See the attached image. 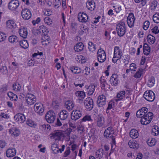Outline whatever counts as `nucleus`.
<instances>
[{
  "instance_id": "1",
  "label": "nucleus",
  "mask_w": 159,
  "mask_h": 159,
  "mask_svg": "<svg viewBox=\"0 0 159 159\" xmlns=\"http://www.w3.org/2000/svg\"><path fill=\"white\" fill-rule=\"evenodd\" d=\"M114 132L113 127L110 126L105 130L103 134L104 137L107 139H111V144L112 149H115L116 144L115 138L113 136V134H114Z\"/></svg>"
},
{
  "instance_id": "2",
  "label": "nucleus",
  "mask_w": 159,
  "mask_h": 159,
  "mask_svg": "<svg viewBox=\"0 0 159 159\" xmlns=\"http://www.w3.org/2000/svg\"><path fill=\"white\" fill-rule=\"evenodd\" d=\"M116 31L118 36H123L126 32L125 23L124 22H121L117 25Z\"/></svg>"
},
{
  "instance_id": "3",
  "label": "nucleus",
  "mask_w": 159,
  "mask_h": 159,
  "mask_svg": "<svg viewBox=\"0 0 159 159\" xmlns=\"http://www.w3.org/2000/svg\"><path fill=\"white\" fill-rule=\"evenodd\" d=\"M153 118V114L150 112H147L143 117L142 118L140 121L141 123L143 125L149 124Z\"/></svg>"
},
{
  "instance_id": "4",
  "label": "nucleus",
  "mask_w": 159,
  "mask_h": 159,
  "mask_svg": "<svg viewBox=\"0 0 159 159\" xmlns=\"http://www.w3.org/2000/svg\"><path fill=\"white\" fill-rule=\"evenodd\" d=\"M56 118V114L52 110H50L45 115V119L49 123H53Z\"/></svg>"
},
{
  "instance_id": "5",
  "label": "nucleus",
  "mask_w": 159,
  "mask_h": 159,
  "mask_svg": "<svg viewBox=\"0 0 159 159\" xmlns=\"http://www.w3.org/2000/svg\"><path fill=\"white\" fill-rule=\"evenodd\" d=\"M143 97L147 101L149 102H153L155 98L154 93L152 90L146 91L144 93Z\"/></svg>"
},
{
  "instance_id": "6",
  "label": "nucleus",
  "mask_w": 159,
  "mask_h": 159,
  "mask_svg": "<svg viewBox=\"0 0 159 159\" xmlns=\"http://www.w3.org/2000/svg\"><path fill=\"white\" fill-rule=\"evenodd\" d=\"M27 103L29 105H32L36 101V98L33 94L28 93L25 97Z\"/></svg>"
},
{
  "instance_id": "7",
  "label": "nucleus",
  "mask_w": 159,
  "mask_h": 159,
  "mask_svg": "<svg viewBox=\"0 0 159 159\" xmlns=\"http://www.w3.org/2000/svg\"><path fill=\"white\" fill-rule=\"evenodd\" d=\"M98 59V61L101 63L104 62L106 58V54L104 50L102 49H99L97 52Z\"/></svg>"
},
{
  "instance_id": "8",
  "label": "nucleus",
  "mask_w": 159,
  "mask_h": 159,
  "mask_svg": "<svg viewBox=\"0 0 159 159\" xmlns=\"http://www.w3.org/2000/svg\"><path fill=\"white\" fill-rule=\"evenodd\" d=\"M84 105L85 107L88 111L91 110L93 107V99L90 97L87 98L84 101Z\"/></svg>"
},
{
  "instance_id": "9",
  "label": "nucleus",
  "mask_w": 159,
  "mask_h": 159,
  "mask_svg": "<svg viewBox=\"0 0 159 159\" xmlns=\"http://www.w3.org/2000/svg\"><path fill=\"white\" fill-rule=\"evenodd\" d=\"M78 20L82 23H86L89 21V19L87 15L84 12H80L78 14Z\"/></svg>"
},
{
  "instance_id": "10",
  "label": "nucleus",
  "mask_w": 159,
  "mask_h": 159,
  "mask_svg": "<svg viewBox=\"0 0 159 159\" xmlns=\"http://www.w3.org/2000/svg\"><path fill=\"white\" fill-rule=\"evenodd\" d=\"M34 111L40 115H42L44 111L43 105L41 103H36L34 106Z\"/></svg>"
},
{
  "instance_id": "11",
  "label": "nucleus",
  "mask_w": 159,
  "mask_h": 159,
  "mask_svg": "<svg viewBox=\"0 0 159 159\" xmlns=\"http://www.w3.org/2000/svg\"><path fill=\"white\" fill-rule=\"evenodd\" d=\"M106 104V97L103 95L99 96L98 98L97 104L99 107H102Z\"/></svg>"
},
{
  "instance_id": "12",
  "label": "nucleus",
  "mask_w": 159,
  "mask_h": 159,
  "mask_svg": "<svg viewBox=\"0 0 159 159\" xmlns=\"http://www.w3.org/2000/svg\"><path fill=\"white\" fill-rule=\"evenodd\" d=\"M19 5V2L18 0H11L8 3V7L11 10H16Z\"/></svg>"
},
{
  "instance_id": "13",
  "label": "nucleus",
  "mask_w": 159,
  "mask_h": 159,
  "mask_svg": "<svg viewBox=\"0 0 159 159\" xmlns=\"http://www.w3.org/2000/svg\"><path fill=\"white\" fill-rule=\"evenodd\" d=\"M21 16L24 20H29L31 17V12L27 8L23 9L21 11Z\"/></svg>"
},
{
  "instance_id": "14",
  "label": "nucleus",
  "mask_w": 159,
  "mask_h": 159,
  "mask_svg": "<svg viewBox=\"0 0 159 159\" xmlns=\"http://www.w3.org/2000/svg\"><path fill=\"white\" fill-rule=\"evenodd\" d=\"M81 111L78 110L73 111L71 113V119L72 120L76 121L80 118L81 116Z\"/></svg>"
},
{
  "instance_id": "15",
  "label": "nucleus",
  "mask_w": 159,
  "mask_h": 159,
  "mask_svg": "<svg viewBox=\"0 0 159 159\" xmlns=\"http://www.w3.org/2000/svg\"><path fill=\"white\" fill-rule=\"evenodd\" d=\"M14 118L15 120L20 123H23L26 119L25 115L20 113H19L15 115Z\"/></svg>"
},
{
  "instance_id": "16",
  "label": "nucleus",
  "mask_w": 159,
  "mask_h": 159,
  "mask_svg": "<svg viewBox=\"0 0 159 159\" xmlns=\"http://www.w3.org/2000/svg\"><path fill=\"white\" fill-rule=\"evenodd\" d=\"M135 18L134 14L130 13L127 18V23L129 27L131 28L134 26Z\"/></svg>"
},
{
  "instance_id": "17",
  "label": "nucleus",
  "mask_w": 159,
  "mask_h": 159,
  "mask_svg": "<svg viewBox=\"0 0 159 159\" xmlns=\"http://www.w3.org/2000/svg\"><path fill=\"white\" fill-rule=\"evenodd\" d=\"M65 147V146L64 145H63L62 146L61 148L59 149L57 144L54 143L52 145L51 149L54 154H57L59 152L61 153L63 151Z\"/></svg>"
},
{
  "instance_id": "18",
  "label": "nucleus",
  "mask_w": 159,
  "mask_h": 159,
  "mask_svg": "<svg viewBox=\"0 0 159 159\" xmlns=\"http://www.w3.org/2000/svg\"><path fill=\"white\" fill-rule=\"evenodd\" d=\"M37 31V33L41 35H46L49 32L47 28L43 25L40 26Z\"/></svg>"
},
{
  "instance_id": "19",
  "label": "nucleus",
  "mask_w": 159,
  "mask_h": 159,
  "mask_svg": "<svg viewBox=\"0 0 159 159\" xmlns=\"http://www.w3.org/2000/svg\"><path fill=\"white\" fill-rule=\"evenodd\" d=\"M62 135V133L61 131L56 130L54 131L51 134V136L50 137L52 139H54L55 140H60Z\"/></svg>"
},
{
  "instance_id": "20",
  "label": "nucleus",
  "mask_w": 159,
  "mask_h": 159,
  "mask_svg": "<svg viewBox=\"0 0 159 159\" xmlns=\"http://www.w3.org/2000/svg\"><path fill=\"white\" fill-rule=\"evenodd\" d=\"M123 54L121 50L119 47L116 46L114 48V56L118 59H120Z\"/></svg>"
},
{
  "instance_id": "21",
  "label": "nucleus",
  "mask_w": 159,
  "mask_h": 159,
  "mask_svg": "<svg viewBox=\"0 0 159 159\" xmlns=\"http://www.w3.org/2000/svg\"><path fill=\"white\" fill-rule=\"evenodd\" d=\"M95 121L99 127L102 126L105 123L104 119L102 116H98L95 119Z\"/></svg>"
},
{
  "instance_id": "22",
  "label": "nucleus",
  "mask_w": 159,
  "mask_h": 159,
  "mask_svg": "<svg viewBox=\"0 0 159 159\" xmlns=\"http://www.w3.org/2000/svg\"><path fill=\"white\" fill-rule=\"evenodd\" d=\"M118 77L116 74H113L111 76L109 81L112 86H116L118 84Z\"/></svg>"
},
{
  "instance_id": "23",
  "label": "nucleus",
  "mask_w": 159,
  "mask_h": 159,
  "mask_svg": "<svg viewBox=\"0 0 159 159\" xmlns=\"http://www.w3.org/2000/svg\"><path fill=\"white\" fill-rule=\"evenodd\" d=\"M69 113L66 110H63L59 114V117L61 120H66L68 117Z\"/></svg>"
},
{
  "instance_id": "24",
  "label": "nucleus",
  "mask_w": 159,
  "mask_h": 159,
  "mask_svg": "<svg viewBox=\"0 0 159 159\" xmlns=\"http://www.w3.org/2000/svg\"><path fill=\"white\" fill-rule=\"evenodd\" d=\"M16 153V150L15 148H9L6 151V155L7 157H12L14 156Z\"/></svg>"
},
{
  "instance_id": "25",
  "label": "nucleus",
  "mask_w": 159,
  "mask_h": 159,
  "mask_svg": "<svg viewBox=\"0 0 159 159\" xmlns=\"http://www.w3.org/2000/svg\"><path fill=\"white\" fill-rule=\"evenodd\" d=\"M97 87V85L92 84L89 86L86 85L85 86V88L88 90V94L89 95H91L93 94L94 93L95 88Z\"/></svg>"
},
{
  "instance_id": "26",
  "label": "nucleus",
  "mask_w": 159,
  "mask_h": 159,
  "mask_svg": "<svg viewBox=\"0 0 159 159\" xmlns=\"http://www.w3.org/2000/svg\"><path fill=\"white\" fill-rule=\"evenodd\" d=\"M19 34L20 36L24 38H26L28 35L27 29L25 27H21L19 30Z\"/></svg>"
},
{
  "instance_id": "27",
  "label": "nucleus",
  "mask_w": 159,
  "mask_h": 159,
  "mask_svg": "<svg viewBox=\"0 0 159 159\" xmlns=\"http://www.w3.org/2000/svg\"><path fill=\"white\" fill-rule=\"evenodd\" d=\"M84 46L81 42L77 43L74 47V49L76 52H80L82 51L84 48Z\"/></svg>"
},
{
  "instance_id": "28",
  "label": "nucleus",
  "mask_w": 159,
  "mask_h": 159,
  "mask_svg": "<svg viewBox=\"0 0 159 159\" xmlns=\"http://www.w3.org/2000/svg\"><path fill=\"white\" fill-rule=\"evenodd\" d=\"M128 145L131 148L135 149H138L139 147L137 142L134 140H129L128 143Z\"/></svg>"
},
{
  "instance_id": "29",
  "label": "nucleus",
  "mask_w": 159,
  "mask_h": 159,
  "mask_svg": "<svg viewBox=\"0 0 159 159\" xmlns=\"http://www.w3.org/2000/svg\"><path fill=\"white\" fill-rule=\"evenodd\" d=\"M86 4L87 8L90 11L93 10L95 7V3L94 1H87Z\"/></svg>"
},
{
  "instance_id": "30",
  "label": "nucleus",
  "mask_w": 159,
  "mask_h": 159,
  "mask_svg": "<svg viewBox=\"0 0 159 159\" xmlns=\"http://www.w3.org/2000/svg\"><path fill=\"white\" fill-rule=\"evenodd\" d=\"M9 132L11 136L14 137H17L20 134V131L16 128H13L10 129Z\"/></svg>"
},
{
  "instance_id": "31",
  "label": "nucleus",
  "mask_w": 159,
  "mask_h": 159,
  "mask_svg": "<svg viewBox=\"0 0 159 159\" xmlns=\"http://www.w3.org/2000/svg\"><path fill=\"white\" fill-rule=\"evenodd\" d=\"M6 24L7 27L9 29H14L16 27V24L12 20H9L7 21L6 22Z\"/></svg>"
},
{
  "instance_id": "32",
  "label": "nucleus",
  "mask_w": 159,
  "mask_h": 159,
  "mask_svg": "<svg viewBox=\"0 0 159 159\" xmlns=\"http://www.w3.org/2000/svg\"><path fill=\"white\" fill-rule=\"evenodd\" d=\"M65 106L68 110L70 111L72 110L74 107V104L71 101L68 100L65 102Z\"/></svg>"
},
{
  "instance_id": "33",
  "label": "nucleus",
  "mask_w": 159,
  "mask_h": 159,
  "mask_svg": "<svg viewBox=\"0 0 159 159\" xmlns=\"http://www.w3.org/2000/svg\"><path fill=\"white\" fill-rule=\"evenodd\" d=\"M129 134L130 137L132 139H136L139 136V133L137 130L134 129L130 130Z\"/></svg>"
},
{
  "instance_id": "34",
  "label": "nucleus",
  "mask_w": 159,
  "mask_h": 159,
  "mask_svg": "<svg viewBox=\"0 0 159 159\" xmlns=\"http://www.w3.org/2000/svg\"><path fill=\"white\" fill-rule=\"evenodd\" d=\"M150 52V47L147 43H144L143 46V52L146 55H148Z\"/></svg>"
},
{
  "instance_id": "35",
  "label": "nucleus",
  "mask_w": 159,
  "mask_h": 159,
  "mask_svg": "<svg viewBox=\"0 0 159 159\" xmlns=\"http://www.w3.org/2000/svg\"><path fill=\"white\" fill-rule=\"evenodd\" d=\"M12 88L13 90L16 92H20L21 89V86L20 84L16 83L13 84Z\"/></svg>"
},
{
  "instance_id": "36",
  "label": "nucleus",
  "mask_w": 159,
  "mask_h": 159,
  "mask_svg": "<svg viewBox=\"0 0 159 159\" xmlns=\"http://www.w3.org/2000/svg\"><path fill=\"white\" fill-rule=\"evenodd\" d=\"M71 71L74 74H79L81 72V70L80 68L77 66H71L70 68Z\"/></svg>"
},
{
  "instance_id": "37",
  "label": "nucleus",
  "mask_w": 159,
  "mask_h": 159,
  "mask_svg": "<svg viewBox=\"0 0 159 159\" xmlns=\"http://www.w3.org/2000/svg\"><path fill=\"white\" fill-rule=\"evenodd\" d=\"M7 94L10 99L11 100L16 101L18 99L17 95L13 93L12 92H8Z\"/></svg>"
},
{
  "instance_id": "38",
  "label": "nucleus",
  "mask_w": 159,
  "mask_h": 159,
  "mask_svg": "<svg viewBox=\"0 0 159 159\" xmlns=\"http://www.w3.org/2000/svg\"><path fill=\"white\" fill-rule=\"evenodd\" d=\"M9 41L11 43H16L18 41V38L15 35H12L9 37Z\"/></svg>"
},
{
  "instance_id": "39",
  "label": "nucleus",
  "mask_w": 159,
  "mask_h": 159,
  "mask_svg": "<svg viewBox=\"0 0 159 159\" xmlns=\"http://www.w3.org/2000/svg\"><path fill=\"white\" fill-rule=\"evenodd\" d=\"M147 41L150 44H152L155 43V37L152 35L149 34L147 36Z\"/></svg>"
},
{
  "instance_id": "40",
  "label": "nucleus",
  "mask_w": 159,
  "mask_h": 159,
  "mask_svg": "<svg viewBox=\"0 0 159 159\" xmlns=\"http://www.w3.org/2000/svg\"><path fill=\"white\" fill-rule=\"evenodd\" d=\"M104 155V150L102 148L99 149L96 152V157L100 159L103 157Z\"/></svg>"
},
{
  "instance_id": "41",
  "label": "nucleus",
  "mask_w": 159,
  "mask_h": 159,
  "mask_svg": "<svg viewBox=\"0 0 159 159\" xmlns=\"http://www.w3.org/2000/svg\"><path fill=\"white\" fill-rule=\"evenodd\" d=\"M19 43L20 45L23 48L26 49L28 47L29 44L26 40H24L20 41Z\"/></svg>"
},
{
  "instance_id": "42",
  "label": "nucleus",
  "mask_w": 159,
  "mask_h": 159,
  "mask_svg": "<svg viewBox=\"0 0 159 159\" xmlns=\"http://www.w3.org/2000/svg\"><path fill=\"white\" fill-rule=\"evenodd\" d=\"M155 78L153 76L150 77L148 80L147 85L150 87H151L154 86L155 84Z\"/></svg>"
},
{
  "instance_id": "43",
  "label": "nucleus",
  "mask_w": 159,
  "mask_h": 159,
  "mask_svg": "<svg viewBox=\"0 0 159 159\" xmlns=\"http://www.w3.org/2000/svg\"><path fill=\"white\" fill-rule=\"evenodd\" d=\"M75 94L77 96L79 97V99L80 100L84 98L85 96V93L82 91H78Z\"/></svg>"
},
{
  "instance_id": "44",
  "label": "nucleus",
  "mask_w": 159,
  "mask_h": 159,
  "mask_svg": "<svg viewBox=\"0 0 159 159\" xmlns=\"http://www.w3.org/2000/svg\"><path fill=\"white\" fill-rule=\"evenodd\" d=\"M125 92H123V91H120L117 95V98L118 99H116V101H117L122 99L125 98Z\"/></svg>"
},
{
  "instance_id": "45",
  "label": "nucleus",
  "mask_w": 159,
  "mask_h": 159,
  "mask_svg": "<svg viewBox=\"0 0 159 159\" xmlns=\"http://www.w3.org/2000/svg\"><path fill=\"white\" fill-rule=\"evenodd\" d=\"M8 85L5 84L0 87V93L2 94L5 93L8 89Z\"/></svg>"
},
{
  "instance_id": "46",
  "label": "nucleus",
  "mask_w": 159,
  "mask_h": 159,
  "mask_svg": "<svg viewBox=\"0 0 159 159\" xmlns=\"http://www.w3.org/2000/svg\"><path fill=\"white\" fill-rule=\"evenodd\" d=\"M147 142L149 146L152 147L156 144V140L155 139L152 138L151 139H148Z\"/></svg>"
},
{
  "instance_id": "47",
  "label": "nucleus",
  "mask_w": 159,
  "mask_h": 159,
  "mask_svg": "<svg viewBox=\"0 0 159 159\" xmlns=\"http://www.w3.org/2000/svg\"><path fill=\"white\" fill-rule=\"evenodd\" d=\"M114 102L111 101H110L109 102L108 107L106 110V112L108 116H109L110 115L109 111V110L112 108V106L114 105Z\"/></svg>"
},
{
  "instance_id": "48",
  "label": "nucleus",
  "mask_w": 159,
  "mask_h": 159,
  "mask_svg": "<svg viewBox=\"0 0 159 159\" xmlns=\"http://www.w3.org/2000/svg\"><path fill=\"white\" fill-rule=\"evenodd\" d=\"M26 124L30 127L34 128H35L37 125L36 123L30 119L27 120L26 121Z\"/></svg>"
},
{
  "instance_id": "49",
  "label": "nucleus",
  "mask_w": 159,
  "mask_h": 159,
  "mask_svg": "<svg viewBox=\"0 0 159 159\" xmlns=\"http://www.w3.org/2000/svg\"><path fill=\"white\" fill-rule=\"evenodd\" d=\"M152 134L153 135H157L159 134L158 127L157 126H154L152 129Z\"/></svg>"
},
{
  "instance_id": "50",
  "label": "nucleus",
  "mask_w": 159,
  "mask_h": 159,
  "mask_svg": "<svg viewBox=\"0 0 159 159\" xmlns=\"http://www.w3.org/2000/svg\"><path fill=\"white\" fill-rule=\"evenodd\" d=\"M88 48L89 51L92 52H93L96 49V48H95V45L92 42H89L88 43Z\"/></svg>"
},
{
  "instance_id": "51",
  "label": "nucleus",
  "mask_w": 159,
  "mask_h": 159,
  "mask_svg": "<svg viewBox=\"0 0 159 159\" xmlns=\"http://www.w3.org/2000/svg\"><path fill=\"white\" fill-rule=\"evenodd\" d=\"M0 72L2 74H6L8 72L7 67L6 66H2L0 68Z\"/></svg>"
},
{
  "instance_id": "52",
  "label": "nucleus",
  "mask_w": 159,
  "mask_h": 159,
  "mask_svg": "<svg viewBox=\"0 0 159 159\" xmlns=\"http://www.w3.org/2000/svg\"><path fill=\"white\" fill-rule=\"evenodd\" d=\"M152 19L155 23H159V14L156 13L153 16Z\"/></svg>"
},
{
  "instance_id": "53",
  "label": "nucleus",
  "mask_w": 159,
  "mask_h": 159,
  "mask_svg": "<svg viewBox=\"0 0 159 159\" xmlns=\"http://www.w3.org/2000/svg\"><path fill=\"white\" fill-rule=\"evenodd\" d=\"M141 112V118L144 117L148 111V109L146 107H143L140 109Z\"/></svg>"
},
{
  "instance_id": "54",
  "label": "nucleus",
  "mask_w": 159,
  "mask_h": 159,
  "mask_svg": "<svg viewBox=\"0 0 159 159\" xmlns=\"http://www.w3.org/2000/svg\"><path fill=\"white\" fill-rule=\"evenodd\" d=\"M45 23L48 25H50L52 23V20L48 17H46L44 19Z\"/></svg>"
},
{
  "instance_id": "55",
  "label": "nucleus",
  "mask_w": 159,
  "mask_h": 159,
  "mask_svg": "<svg viewBox=\"0 0 159 159\" xmlns=\"http://www.w3.org/2000/svg\"><path fill=\"white\" fill-rule=\"evenodd\" d=\"M143 69H141V70H139L134 75V77L136 78H139L141 76L142 74Z\"/></svg>"
},
{
  "instance_id": "56",
  "label": "nucleus",
  "mask_w": 159,
  "mask_h": 159,
  "mask_svg": "<svg viewBox=\"0 0 159 159\" xmlns=\"http://www.w3.org/2000/svg\"><path fill=\"white\" fill-rule=\"evenodd\" d=\"M100 81L102 87H105V84H107V83L106 80L104 79V77H101L100 79Z\"/></svg>"
},
{
  "instance_id": "57",
  "label": "nucleus",
  "mask_w": 159,
  "mask_h": 159,
  "mask_svg": "<svg viewBox=\"0 0 159 159\" xmlns=\"http://www.w3.org/2000/svg\"><path fill=\"white\" fill-rule=\"evenodd\" d=\"M61 120H60L59 119H57L56 122L55 123L56 125L57 126H61L63 124L64 125L65 124Z\"/></svg>"
},
{
  "instance_id": "58",
  "label": "nucleus",
  "mask_w": 159,
  "mask_h": 159,
  "mask_svg": "<svg viewBox=\"0 0 159 159\" xmlns=\"http://www.w3.org/2000/svg\"><path fill=\"white\" fill-rule=\"evenodd\" d=\"M92 120L91 116L89 115H86L82 119V121H90Z\"/></svg>"
},
{
  "instance_id": "59",
  "label": "nucleus",
  "mask_w": 159,
  "mask_h": 159,
  "mask_svg": "<svg viewBox=\"0 0 159 159\" xmlns=\"http://www.w3.org/2000/svg\"><path fill=\"white\" fill-rule=\"evenodd\" d=\"M6 34L0 32V42L3 41L6 39Z\"/></svg>"
},
{
  "instance_id": "60",
  "label": "nucleus",
  "mask_w": 159,
  "mask_h": 159,
  "mask_svg": "<svg viewBox=\"0 0 159 159\" xmlns=\"http://www.w3.org/2000/svg\"><path fill=\"white\" fill-rule=\"evenodd\" d=\"M150 23L148 21H146L144 23L143 28L145 30H146L148 29L149 25Z\"/></svg>"
},
{
  "instance_id": "61",
  "label": "nucleus",
  "mask_w": 159,
  "mask_h": 159,
  "mask_svg": "<svg viewBox=\"0 0 159 159\" xmlns=\"http://www.w3.org/2000/svg\"><path fill=\"white\" fill-rule=\"evenodd\" d=\"M70 153V148L69 147H67L66 149V150L64 153V157H67Z\"/></svg>"
},
{
  "instance_id": "62",
  "label": "nucleus",
  "mask_w": 159,
  "mask_h": 159,
  "mask_svg": "<svg viewBox=\"0 0 159 159\" xmlns=\"http://www.w3.org/2000/svg\"><path fill=\"white\" fill-rule=\"evenodd\" d=\"M136 65H135V64L134 63H131L130 65V66L129 69H130V70H131V71H135L136 69Z\"/></svg>"
},
{
  "instance_id": "63",
  "label": "nucleus",
  "mask_w": 159,
  "mask_h": 159,
  "mask_svg": "<svg viewBox=\"0 0 159 159\" xmlns=\"http://www.w3.org/2000/svg\"><path fill=\"white\" fill-rule=\"evenodd\" d=\"M41 20L40 17H38L36 20H33L32 22L34 25H35L36 24H38Z\"/></svg>"
},
{
  "instance_id": "64",
  "label": "nucleus",
  "mask_w": 159,
  "mask_h": 159,
  "mask_svg": "<svg viewBox=\"0 0 159 159\" xmlns=\"http://www.w3.org/2000/svg\"><path fill=\"white\" fill-rule=\"evenodd\" d=\"M7 144V143L5 141L3 140H0V147L1 148H4Z\"/></svg>"
}]
</instances>
